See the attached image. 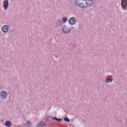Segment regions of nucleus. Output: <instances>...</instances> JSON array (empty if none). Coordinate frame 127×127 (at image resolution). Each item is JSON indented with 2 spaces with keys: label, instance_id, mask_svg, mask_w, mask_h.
I'll list each match as a JSON object with an SVG mask.
<instances>
[{
  "label": "nucleus",
  "instance_id": "f257e3e1",
  "mask_svg": "<svg viewBox=\"0 0 127 127\" xmlns=\"http://www.w3.org/2000/svg\"><path fill=\"white\" fill-rule=\"evenodd\" d=\"M76 2L79 6L85 8L92 4L93 0H76Z\"/></svg>",
  "mask_w": 127,
  "mask_h": 127
},
{
  "label": "nucleus",
  "instance_id": "f03ea898",
  "mask_svg": "<svg viewBox=\"0 0 127 127\" xmlns=\"http://www.w3.org/2000/svg\"><path fill=\"white\" fill-rule=\"evenodd\" d=\"M121 6L124 10L127 9V0H122Z\"/></svg>",
  "mask_w": 127,
  "mask_h": 127
},
{
  "label": "nucleus",
  "instance_id": "7ed1b4c3",
  "mask_svg": "<svg viewBox=\"0 0 127 127\" xmlns=\"http://www.w3.org/2000/svg\"><path fill=\"white\" fill-rule=\"evenodd\" d=\"M0 96L2 99H6V97H7V93L6 91L2 90L0 93Z\"/></svg>",
  "mask_w": 127,
  "mask_h": 127
},
{
  "label": "nucleus",
  "instance_id": "20e7f679",
  "mask_svg": "<svg viewBox=\"0 0 127 127\" xmlns=\"http://www.w3.org/2000/svg\"><path fill=\"white\" fill-rule=\"evenodd\" d=\"M70 30L71 29L69 27H68V26H64L63 32H64V33H69Z\"/></svg>",
  "mask_w": 127,
  "mask_h": 127
},
{
  "label": "nucleus",
  "instance_id": "39448f33",
  "mask_svg": "<svg viewBox=\"0 0 127 127\" xmlns=\"http://www.w3.org/2000/svg\"><path fill=\"white\" fill-rule=\"evenodd\" d=\"M68 22L69 24H71V25H74V24L76 23V19L74 17H71L69 19Z\"/></svg>",
  "mask_w": 127,
  "mask_h": 127
},
{
  "label": "nucleus",
  "instance_id": "423d86ee",
  "mask_svg": "<svg viewBox=\"0 0 127 127\" xmlns=\"http://www.w3.org/2000/svg\"><path fill=\"white\" fill-rule=\"evenodd\" d=\"M3 7H4V9H7V7H8V0H5L4 1Z\"/></svg>",
  "mask_w": 127,
  "mask_h": 127
},
{
  "label": "nucleus",
  "instance_id": "0eeeda50",
  "mask_svg": "<svg viewBox=\"0 0 127 127\" xmlns=\"http://www.w3.org/2000/svg\"><path fill=\"white\" fill-rule=\"evenodd\" d=\"M9 28L7 25H4L2 28L3 32L6 33L8 31Z\"/></svg>",
  "mask_w": 127,
  "mask_h": 127
},
{
  "label": "nucleus",
  "instance_id": "6e6552de",
  "mask_svg": "<svg viewBox=\"0 0 127 127\" xmlns=\"http://www.w3.org/2000/svg\"><path fill=\"white\" fill-rule=\"evenodd\" d=\"M5 125L6 127H9L11 126V123H10V122L9 121H6L5 123Z\"/></svg>",
  "mask_w": 127,
  "mask_h": 127
},
{
  "label": "nucleus",
  "instance_id": "1a4fd4ad",
  "mask_svg": "<svg viewBox=\"0 0 127 127\" xmlns=\"http://www.w3.org/2000/svg\"><path fill=\"white\" fill-rule=\"evenodd\" d=\"M44 126H45V123L44 122H41L39 125H37V127H44Z\"/></svg>",
  "mask_w": 127,
  "mask_h": 127
},
{
  "label": "nucleus",
  "instance_id": "9d476101",
  "mask_svg": "<svg viewBox=\"0 0 127 127\" xmlns=\"http://www.w3.org/2000/svg\"><path fill=\"white\" fill-rule=\"evenodd\" d=\"M64 122H66L67 123H70V120H69V119H68V118H64Z\"/></svg>",
  "mask_w": 127,
  "mask_h": 127
},
{
  "label": "nucleus",
  "instance_id": "9b49d317",
  "mask_svg": "<svg viewBox=\"0 0 127 127\" xmlns=\"http://www.w3.org/2000/svg\"><path fill=\"white\" fill-rule=\"evenodd\" d=\"M112 81H113V79L112 78H107L106 80V82H112Z\"/></svg>",
  "mask_w": 127,
  "mask_h": 127
},
{
  "label": "nucleus",
  "instance_id": "f8f14e48",
  "mask_svg": "<svg viewBox=\"0 0 127 127\" xmlns=\"http://www.w3.org/2000/svg\"><path fill=\"white\" fill-rule=\"evenodd\" d=\"M53 120H55L56 121H57V122H61V119H57L56 118H53Z\"/></svg>",
  "mask_w": 127,
  "mask_h": 127
},
{
  "label": "nucleus",
  "instance_id": "ddd939ff",
  "mask_svg": "<svg viewBox=\"0 0 127 127\" xmlns=\"http://www.w3.org/2000/svg\"><path fill=\"white\" fill-rule=\"evenodd\" d=\"M63 21H64V22H66V21H67V19H66V17H64V18H63Z\"/></svg>",
  "mask_w": 127,
  "mask_h": 127
},
{
  "label": "nucleus",
  "instance_id": "4468645a",
  "mask_svg": "<svg viewBox=\"0 0 127 127\" xmlns=\"http://www.w3.org/2000/svg\"><path fill=\"white\" fill-rule=\"evenodd\" d=\"M27 126H31V123H29V122H27Z\"/></svg>",
  "mask_w": 127,
  "mask_h": 127
}]
</instances>
